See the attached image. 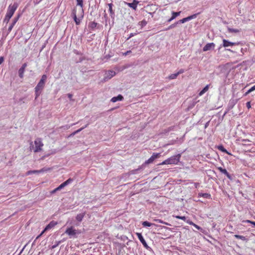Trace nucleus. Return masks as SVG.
<instances>
[{
  "label": "nucleus",
  "mask_w": 255,
  "mask_h": 255,
  "mask_svg": "<svg viewBox=\"0 0 255 255\" xmlns=\"http://www.w3.org/2000/svg\"><path fill=\"white\" fill-rule=\"evenodd\" d=\"M43 171H44L43 169H42L40 170H30V171H28L27 172V174L30 175V174H33V173H39L41 172H43Z\"/></svg>",
  "instance_id": "obj_24"
},
{
  "label": "nucleus",
  "mask_w": 255,
  "mask_h": 255,
  "mask_svg": "<svg viewBox=\"0 0 255 255\" xmlns=\"http://www.w3.org/2000/svg\"><path fill=\"white\" fill-rule=\"evenodd\" d=\"M215 44L214 43H207L203 48V51H207L214 49Z\"/></svg>",
  "instance_id": "obj_11"
},
{
  "label": "nucleus",
  "mask_w": 255,
  "mask_h": 255,
  "mask_svg": "<svg viewBox=\"0 0 255 255\" xmlns=\"http://www.w3.org/2000/svg\"><path fill=\"white\" fill-rule=\"evenodd\" d=\"M11 17L6 14L4 17V21L7 23L9 21V19L11 18Z\"/></svg>",
  "instance_id": "obj_34"
},
{
  "label": "nucleus",
  "mask_w": 255,
  "mask_h": 255,
  "mask_svg": "<svg viewBox=\"0 0 255 255\" xmlns=\"http://www.w3.org/2000/svg\"><path fill=\"white\" fill-rule=\"evenodd\" d=\"M198 185H199V183H195V186L196 188H197Z\"/></svg>",
  "instance_id": "obj_49"
},
{
  "label": "nucleus",
  "mask_w": 255,
  "mask_h": 255,
  "mask_svg": "<svg viewBox=\"0 0 255 255\" xmlns=\"http://www.w3.org/2000/svg\"><path fill=\"white\" fill-rule=\"evenodd\" d=\"M252 224L254 225L255 227V221H253V223H252Z\"/></svg>",
  "instance_id": "obj_51"
},
{
  "label": "nucleus",
  "mask_w": 255,
  "mask_h": 255,
  "mask_svg": "<svg viewBox=\"0 0 255 255\" xmlns=\"http://www.w3.org/2000/svg\"><path fill=\"white\" fill-rule=\"evenodd\" d=\"M25 69L23 68H20L18 70V74L20 78H22L23 77V74L24 72Z\"/></svg>",
  "instance_id": "obj_27"
},
{
  "label": "nucleus",
  "mask_w": 255,
  "mask_h": 255,
  "mask_svg": "<svg viewBox=\"0 0 255 255\" xmlns=\"http://www.w3.org/2000/svg\"><path fill=\"white\" fill-rule=\"evenodd\" d=\"M57 222L54 221H51L48 225L46 226L45 229L42 231L40 235H39L36 238V239H39L45 232L51 229L57 225Z\"/></svg>",
  "instance_id": "obj_5"
},
{
  "label": "nucleus",
  "mask_w": 255,
  "mask_h": 255,
  "mask_svg": "<svg viewBox=\"0 0 255 255\" xmlns=\"http://www.w3.org/2000/svg\"><path fill=\"white\" fill-rule=\"evenodd\" d=\"M210 85H206L203 89L199 93V96H202L205 93H206L208 90H209Z\"/></svg>",
  "instance_id": "obj_21"
},
{
  "label": "nucleus",
  "mask_w": 255,
  "mask_h": 255,
  "mask_svg": "<svg viewBox=\"0 0 255 255\" xmlns=\"http://www.w3.org/2000/svg\"><path fill=\"white\" fill-rule=\"evenodd\" d=\"M199 196L200 197H202L205 198H210L211 197V195L208 193H200Z\"/></svg>",
  "instance_id": "obj_26"
},
{
  "label": "nucleus",
  "mask_w": 255,
  "mask_h": 255,
  "mask_svg": "<svg viewBox=\"0 0 255 255\" xmlns=\"http://www.w3.org/2000/svg\"><path fill=\"white\" fill-rule=\"evenodd\" d=\"M58 245H59V243H57V244H56V245H53V246L52 247L51 249H53L55 248L56 247H57V246H58Z\"/></svg>",
  "instance_id": "obj_46"
},
{
  "label": "nucleus",
  "mask_w": 255,
  "mask_h": 255,
  "mask_svg": "<svg viewBox=\"0 0 255 255\" xmlns=\"http://www.w3.org/2000/svg\"><path fill=\"white\" fill-rule=\"evenodd\" d=\"M57 191H59V190H57V188H56L55 189H54L53 190H52L51 191V193H54Z\"/></svg>",
  "instance_id": "obj_47"
},
{
  "label": "nucleus",
  "mask_w": 255,
  "mask_h": 255,
  "mask_svg": "<svg viewBox=\"0 0 255 255\" xmlns=\"http://www.w3.org/2000/svg\"><path fill=\"white\" fill-rule=\"evenodd\" d=\"M247 107L248 109H250L251 108V102H248L246 103Z\"/></svg>",
  "instance_id": "obj_35"
},
{
  "label": "nucleus",
  "mask_w": 255,
  "mask_h": 255,
  "mask_svg": "<svg viewBox=\"0 0 255 255\" xmlns=\"http://www.w3.org/2000/svg\"><path fill=\"white\" fill-rule=\"evenodd\" d=\"M160 157V153H153L151 156L145 162V164H148L150 163H152L154 160L158 158H159Z\"/></svg>",
  "instance_id": "obj_8"
},
{
  "label": "nucleus",
  "mask_w": 255,
  "mask_h": 255,
  "mask_svg": "<svg viewBox=\"0 0 255 255\" xmlns=\"http://www.w3.org/2000/svg\"><path fill=\"white\" fill-rule=\"evenodd\" d=\"M153 221H155V222L159 223L165 224L166 225H170L169 223H168L167 222H164V221H163L162 220H161L160 219H153Z\"/></svg>",
  "instance_id": "obj_28"
},
{
  "label": "nucleus",
  "mask_w": 255,
  "mask_h": 255,
  "mask_svg": "<svg viewBox=\"0 0 255 255\" xmlns=\"http://www.w3.org/2000/svg\"><path fill=\"white\" fill-rule=\"evenodd\" d=\"M243 222H246V223H250L251 224H252V223H253V221H252L251 220H247L244 221Z\"/></svg>",
  "instance_id": "obj_42"
},
{
  "label": "nucleus",
  "mask_w": 255,
  "mask_h": 255,
  "mask_svg": "<svg viewBox=\"0 0 255 255\" xmlns=\"http://www.w3.org/2000/svg\"><path fill=\"white\" fill-rule=\"evenodd\" d=\"M47 79L46 75H43L40 81L35 88V99H36L41 94V91L45 86V81Z\"/></svg>",
  "instance_id": "obj_2"
},
{
  "label": "nucleus",
  "mask_w": 255,
  "mask_h": 255,
  "mask_svg": "<svg viewBox=\"0 0 255 255\" xmlns=\"http://www.w3.org/2000/svg\"><path fill=\"white\" fill-rule=\"evenodd\" d=\"M218 149L219 150H220V151H222V152H225V153H227V154H229V155H231V154L230 152H228V151H227V150H226V149L224 147V146H223V145H219V146H218Z\"/></svg>",
  "instance_id": "obj_23"
},
{
  "label": "nucleus",
  "mask_w": 255,
  "mask_h": 255,
  "mask_svg": "<svg viewBox=\"0 0 255 255\" xmlns=\"http://www.w3.org/2000/svg\"><path fill=\"white\" fill-rule=\"evenodd\" d=\"M146 24V22L145 20H143V21H141V25L142 26L145 25Z\"/></svg>",
  "instance_id": "obj_39"
},
{
  "label": "nucleus",
  "mask_w": 255,
  "mask_h": 255,
  "mask_svg": "<svg viewBox=\"0 0 255 255\" xmlns=\"http://www.w3.org/2000/svg\"><path fill=\"white\" fill-rule=\"evenodd\" d=\"M19 16L20 15H18L16 17H15L13 20V22H12V23L10 25V26H9L8 28V33H9L12 29L13 28V26H14V25L15 24V23L17 22V21H18L19 18Z\"/></svg>",
  "instance_id": "obj_15"
},
{
  "label": "nucleus",
  "mask_w": 255,
  "mask_h": 255,
  "mask_svg": "<svg viewBox=\"0 0 255 255\" xmlns=\"http://www.w3.org/2000/svg\"><path fill=\"white\" fill-rule=\"evenodd\" d=\"M65 233L69 236H74L76 234L80 233V232L75 229L73 227L71 226L66 229Z\"/></svg>",
  "instance_id": "obj_7"
},
{
  "label": "nucleus",
  "mask_w": 255,
  "mask_h": 255,
  "mask_svg": "<svg viewBox=\"0 0 255 255\" xmlns=\"http://www.w3.org/2000/svg\"><path fill=\"white\" fill-rule=\"evenodd\" d=\"M252 92L250 91V90L249 89L247 92H246V93L245 94V96H247L248 94H249L250 93H251Z\"/></svg>",
  "instance_id": "obj_45"
},
{
  "label": "nucleus",
  "mask_w": 255,
  "mask_h": 255,
  "mask_svg": "<svg viewBox=\"0 0 255 255\" xmlns=\"http://www.w3.org/2000/svg\"><path fill=\"white\" fill-rule=\"evenodd\" d=\"M234 237L237 238V239H241L243 241H247V239H246V238L243 236H241V235H235L234 236Z\"/></svg>",
  "instance_id": "obj_29"
},
{
  "label": "nucleus",
  "mask_w": 255,
  "mask_h": 255,
  "mask_svg": "<svg viewBox=\"0 0 255 255\" xmlns=\"http://www.w3.org/2000/svg\"><path fill=\"white\" fill-rule=\"evenodd\" d=\"M217 168L221 172H222V173L225 174L229 179H231V176L230 174L228 172V171H227V170L226 169H223L221 167H217Z\"/></svg>",
  "instance_id": "obj_17"
},
{
  "label": "nucleus",
  "mask_w": 255,
  "mask_h": 255,
  "mask_svg": "<svg viewBox=\"0 0 255 255\" xmlns=\"http://www.w3.org/2000/svg\"><path fill=\"white\" fill-rule=\"evenodd\" d=\"M131 52V51L130 50H129V51H127L125 53H124L123 54V55H125V56H126L129 53H130Z\"/></svg>",
  "instance_id": "obj_40"
},
{
  "label": "nucleus",
  "mask_w": 255,
  "mask_h": 255,
  "mask_svg": "<svg viewBox=\"0 0 255 255\" xmlns=\"http://www.w3.org/2000/svg\"><path fill=\"white\" fill-rule=\"evenodd\" d=\"M34 146L32 144V142L30 143V150H33L34 152H38L42 150V147L44 144L40 138H36L34 140Z\"/></svg>",
  "instance_id": "obj_3"
},
{
  "label": "nucleus",
  "mask_w": 255,
  "mask_h": 255,
  "mask_svg": "<svg viewBox=\"0 0 255 255\" xmlns=\"http://www.w3.org/2000/svg\"><path fill=\"white\" fill-rule=\"evenodd\" d=\"M237 44L236 43L230 42L226 39L223 40V46L224 47L232 46Z\"/></svg>",
  "instance_id": "obj_13"
},
{
  "label": "nucleus",
  "mask_w": 255,
  "mask_h": 255,
  "mask_svg": "<svg viewBox=\"0 0 255 255\" xmlns=\"http://www.w3.org/2000/svg\"><path fill=\"white\" fill-rule=\"evenodd\" d=\"M194 17H195V15L189 16L187 17H185V18H182V19L179 20L178 21L176 22V23H183L187 21H189V20L192 19Z\"/></svg>",
  "instance_id": "obj_16"
},
{
  "label": "nucleus",
  "mask_w": 255,
  "mask_h": 255,
  "mask_svg": "<svg viewBox=\"0 0 255 255\" xmlns=\"http://www.w3.org/2000/svg\"><path fill=\"white\" fill-rule=\"evenodd\" d=\"M106 74V76L105 77V80L110 79L116 75V72L113 70H109Z\"/></svg>",
  "instance_id": "obj_12"
},
{
  "label": "nucleus",
  "mask_w": 255,
  "mask_h": 255,
  "mask_svg": "<svg viewBox=\"0 0 255 255\" xmlns=\"http://www.w3.org/2000/svg\"><path fill=\"white\" fill-rule=\"evenodd\" d=\"M139 1L137 0H133L132 2L129 3L127 2H125V3L128 5L129 7L132 8L134 10H136L137 8V5L138 4Z\"/></svg>",
  "instance_id": "obj_9"
},
{
  "label": "nucleus",
  "mask_w": 255,
  "mask_h": 255,
  "mask_svg": "<svg viewBox=\"0 0 255 255\" xmlns=\"http://www.w3.org/2000/svg\"><path fill=\"white\" fill-rule=\"evenodd\" d=\"M26 67H27V64L26 63H25L23 64L21 68H23V69H25Z\"/></svg>",
  "instance_id": "obj_41"
},
{
  "label": "nucleus",
  "mask_w": 255,
  "mask_h": 255,
  "mask_svg": "<svg viewBox=\"0 0 255 255\" xmlns=\"http://www.w3.org/2000/svg\"><path fill=\"white\" fill-rule=\"evenodd\" d=\"M4 59L3 57H0V65L3 62Z\"/></svg>",
  "instance_id": "obj_43"
},
{
  "label": "nucleus",
  "mask_w": 255,
  "mask_h": 255,
  "mask_svg": "<svg viewBox=\"0 0 255 255\" xmlns=\"http://www.w3.org/2000/svg\"><path fill=\"white\" fill-rule=\"evenodd\" d=\"M228 31L231 33H238L240 32V30L238 29H234L231 28H229Z\"/></svg>",
  "instance_id": "obj_31"
},
{
  "label": "nucleus",
  "mask_w": 255,
  "mask_h": 255,
  "mask_svg": "<svg viewBox=\"0 0 255 255\" xmlns=\"http://www.w3.org/2000/svg\"><path fill=\"white\" fill-rule=\"evenodd\" d=\"M178 74L176 73H174V74H171L168 77V78L170 79V80H172V79H175L177 78V77L178 76Z\"/></svg>",
  "instance_id": "obj_30"
},
{
  "label": "nucleus",
  "mask_w": 255,
  "mask_h": 255,
  "mask_svg": "<svg viewBox=\"0 0 255 255\" xmlns=\"http://www.w3.org/2000/svg\"><path fill=\"white\" fill-rule=\"evenodd\" d=\"M123 98V97L121 95H119L117 97L112 98L111 101L113 102H116L118 101H122Z\"/></svg>",
  "instance_id": "obj_20"
},
{
  "label": "nucleus",
  "mask_w": 255,
  "mask_h": 255,
  "mask_svg": "<svg viewBox=\"0 0 255 255\" xmlns=\"http://www.w3.org/2000/svg\"><path fill=\"white\" fill-rule=\"evenodd\" d=\"M176 219H181L184 221H186V218L185 216H174Z\"/></svg>",
  "instance_id": "obj_33"
},
{
  "label": "nucleus",
  "mask_w": 255,
  "mask_h": 255,
  "mask_svg": "<svg viewBox=\"0 0 255 255\" xmlns=\"http://www.w3.org/2000/svg\"><path fill=\"white\" fill-rule=\"evenodd\" d=\"M162 228H164V229H167V230H171V229L170 228H169L168 227H166L165 226H162L161 227Z\"/></svg>",
  "instance_id": "obj_48"
},
{
  "label": "nucleus",
  "mask_w": 255,
  "mask_h": 255,
  "mask_svg": "<svg viewBox=\"0 0 255 255\" xmlns=\"http://www.w3.org/2000/svg\"><path fill=\"white\" fill-rule=\"evenodd\" d=\"M184 72V70L183 69H181L177 73V74H178V75H179V74H182Z\"/></svg>",
  "instance_id": "obj_37"
},
{
  "label": "nucleus",
  "mask_w": 255,
  "mask_h": 255,
  "mask_svg": "<svg viewBox=\"0 0 255 255\" xmlns=\"http://www.w3.org/2000/svg\"><path fill=\"white\" fill-rule=\"evenodd\" d=\"M17 7L18 4L16 2L14 3L13 4H10L8 7L6 14L12 17Z\"/></svg>",
  "instance_id": "obj_6"
},
{
  "label": "nucleus",
  "mask_w": 255,
  "mask_h": 255,
  "mask_svg": "<svg viewBox=\"0 0 255 255\" xmlns=\"http://www.w3.org/2000/svg\"><path fill=\"white\" fill-rule=\"evenodd\" d=\"M72 180L71 178L68 179V180L61 184L58 187H57V190H61L65 186L67 185L69 183H70L72 181Z\"/></svg>",
  "instance_id": "obj_14"
},
{
  "label": "nucleus",
  "mask_w": 255,
  "mask_h": 255,
  "mask_svg": "<svg viewBox=\"0 0 255 255\" xmlns=\"http://www.w3.org/2000/svg\"><path fill=\"white\" fill-rule=\"evenodd\" d=\"M142 225L144 227H150L152 225H153V226H156V227H158V226L157 225L150 223H149V222H148L147 221H144V222H143L142 223Z\"/></svg>",
  "instance_id": "obj_22"
},
{
  "label": "nucleus",
  "mask_w": 255,
  "mask_h": 255,
  "mask_svg": "<svg viewBox=\"0 0 255 255\" xmlns=\"http://www.w3.org/2000/svg\"><path fill=\"white\" fill-rule=\"evenodd\" d=\"M250 90L251 92L255 91V85L254 86H253L251 88H250Z\"/></svg>",
  "instance_id": "obj_44"
},
{
  "label": "nucleus",
  "mask_w": 255,
  "mask_h": 255,
  "mask_svg": "<svg viewBox=\"0 0 255 255\" xmlns=\"http://www.w3.org/2000/svg\"><path fill=\"white\" fill-rule=\"evenodd\" d=\"M108 6H109V11H110V13L111 14H114V11L113 10V8H112V6H113V4L112 3H109L108 4Z\"/></svg>",
  "instance_id": "obj_32"
},
{
  "label": "nucleus",
  "mask_w": 255,
  "mask_h": 255,
  "mask_svg": "<svg viewBox=\"0 0 255 255\" xmlns=\"http://www.w3.org/2000/svg\"><path fill=\"white\" fill-rule=\"evenodd\" d=\"M72 95L71 94H68V97H69V98H72Z\"/></svg>",
  "instance_id": "obj_50"
},
{
  "label": "nucleus",
  "mask_w": 255,
  "mask_h": 255,
  "mask_svg": "<svg viewBox=\"0 0 255 255\" xmlns=\"http://www.w3.org/2000/svg\"><path fill=\"white\" fill-rule=\"evenodd\" d=\"M180 158L181 154H178L167 158L162 162L158 164V165H162L165 164H177L180 161Z\"/></svg>",
  "instance_id": "obj_4"
},
{
  "label": "nucleus",
  "mask_w": 255,
  "mask_h": 255,
  "mask_svg": "<svg viewBox=\"0 0 255 255\" xmlns=\"http://www.w3.org/2000/svg\"><path fill=\"white\" fill-rule=\"evenodd\" d=\"M76 1L77 6H79L80 7L79 8L75 7L72 11V14L76 24L79 25L84 16V4L83 0H76Z\"/></svg>",
  "instance_id": "obj_1"
},
{
  "label": "nucleus",
  "mask_w": 255,
  "mask_h": 255,
  "mask_svg": "<svg viewBox=\"0 0 255 255\" xmlns=\"http://www.w3.org/2000/svg\"><path fill=\"white\" fill-rule=\"evenodd\" d=\"M138 239L140 241V242L142 243L143 246L146 249L148 248V246L147 244H146V242H145V240L144 239L143 236H142L141 233H137L136 234Z\"/></svg>",
  "instance_id": "obj_10"
},
{
  "label": "nucleus",
  "mask_w": 255,
  "mask_h": 255,
  "mask_svg": "<svg viewBox=\"0 0 255 255\" xmlns=\"http://www.w3.org/2000/svg\"><path fill=\"white\" fill-rule=\"evenodd\" d=\"M85 214L86 213L85 212L78 214L76 217V220L79 222H81L85 216Z\"/></svg>",
  "instance_id": "obj_19"
},
{
  "label": "nucleus",
  "mask_w": 255,
  "mask_h": 255,
  "mask_svg": "<svg viewBox=\"0 0 255 255\" xmlns=\"http://www.w3.org/2000/svg\"><path fill=\"white\" fill-rule=\"evenodd\" d=\"M85 128V127H83V128H80V129H79L77 130H76V131L74 133V134H75V133H78V132H79L81 131L82 129H83Z\"/></svg>",
  "instance_id": "obj_38"
},
{
  "label": "nucleus",
  "mask_w": 255,
  "mask_h": 255,
  "mask_svg": "<svg viewBox=\"0 0 255 255\" xmlns=\"http://www.w3.org/2000/svg\"><path fill=\"white\" fill-rule=\"evenodd\" d=\"M177 24V23H176H176H174V24H171V25H170V26L168 27V28H167V29H170V28H173V27H175V25H176Z\"/></svg>",
  "instance_id": "obj_36"
},
{
  "label": "nucleus",
  "mask_w": 255,
  "mask_h": 255,
  "mask_svg": "<svg viewBox=\"0 0 255 255\" xmlns=\"http://www.w3.org/2000/svg\"><path fill=\"white\" fill-rule=\"evenodd\" d=\"M186 222L189 224L190 225H192L194 227H195L197 230H200L201 229V228L198 226L197 225L194 223L193 222L190 221V220H187Z\"/></svg>",
  "instance_id": "obj_25"
},
{
  "label": "nucleus",
  "mask_w": 255,
  "mask_h": 255,
  "mask_svg": "<svg viewBox=\"0 0 255 255\" xmlns=\"http://www.w3.org/2000/svg\"><path fill=\"white\" fill-rule=\"evenodd\" d=\"M181 13V11L179 12H172V16L170 19L168 20V22H170L174 19H175L177 16H179Z\"/></svg>",
  "instance_id": "obj_18"
}]
</instances>
